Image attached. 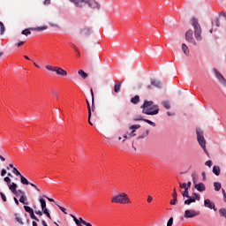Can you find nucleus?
<instances>
[{
    "instance_id": "obj_1",
    "label": "nucleus",
    "mask_w": 226,
    "mask_h": 226,
    "mask_svg": "<svg viewBox=\"0 0 226 226\" xmlns=\"http://www.w3.org/2000/svg\"><path fill=\"white\" fill-rule=\"evenodd\" d=\"M153 101H145L143 105H141L142 113L147 116H156L160 112V108L158 105L154 104Z\"/></svg>"
},
{
    "instance_id": "obj_2",
    "label": "nucleus",
    "mask_w": 226,
    "mask_h": 226,
    "mask_svg": "<svg viewBox=\"0 0 226 226\" xmlns=\"http://www.w3.org/2000/svg\"><path fill=\"white\" fill-rule=\"evenodd\" d=\"M113 204H132V200L126 192H120L111 199Z\"/></svg>"
},
{
    "instance_id": "obj_3",
    "label": "nucleus",
    "mask_w": 226,
    "mask_h": 226,
    "mask_svg": "<svg viewBox=\"0 0 226 226\" xmlns=\"http://www.w3.org/2000/svg\"><path fill=\"white\" fill-rule=\"evenodd\" d=\"M71 3H72L76 8H84L86 4H88L90 8H96L98 6V4L94 0H69Z\"/></svg>"
},
{
    "instance_id": "obj_4",
    "label": "nucleus",
    "mask_w": 226,
    "mask_h": 226,
    "mask_svg": "<svg viewBox=\"0 0 226 226\" xmlns=\"http://www.w3.org/2000/svg\"><path fill=\"white\" fill-rule=\"evenodd\" d=\"M196 135L198 143L200 144V147H202L204 153L209 154L207 149H206V139L204 138V131H202V129L200 127L196 128Z\"/></svg>"
},
{
    "instance_id": "obj_5",
    "label": "nucleus",
    "mask_w": 226,
    "mask_h": 226,
    "mask_svg": "<svg viewBox=\"0 0 226 226\" xmlns=\"http://www.w3.org/2000/svg\"><path fill=\"white\" fill-rule=\"evenodd\" d=\"M192 26L194 29V36L198 41L202 40V28L200 27V24H199V20L196 18L192 19Z\"/></svg>"
},
{
    "instance_id": "obj_6",
    "label": "nucleus",
    "mask_w": 226,
    "mask_h": 226,
    "mask_svg": "<svg viewBox=\"0 0 226 226\" xmlns=\"http://www.w3.org/2000/svg\"><path fill=\"white\" fill-rule=\"evenodd\" d=\"M46 70L49 72H56V75H60V77H66V75H68V72L64 69L57 66L48 64L46 65Z\"/></svg>"
},
{
    "instance_id": "obj_7",
    "label": "nucleus",
    "mask_w": 226,
    "mask_h": 226,
    "mask_svg": "<svg viewBox=\"0 0 226 226\" xmlns=\"http://www.w3.org/2000/svg\"><path fill=\"white\" fill-rule=\"evenodd\" d=\"M200 215V211H196L193 209H186L184 213V218L190 219V218H195L196 216H199Z\"/></svg>"
},
{
    "instance_id": "obj_8",
    "label": "nucleus",
    "mask_w": 226,
    "mask_h": 226,
    "mask_svg": "<svg viewBox=\"0 0 226 226\" xmlns=\"http://www.w3.org/2000/svg\"><path fill=\"white\" fill-rule=\"evenodd\" d=\"M196 200H200V194L197 192H192V196L184 201L185 206H190V204L195 202Z\"/></svg>"
},
{
    "instance_id": "obj_9",
    "label": "nucleus",
    "mask_w": 226,
    "mask_h": 226,
    "mask_svg": "<svg viewBox=\"0 0 226 226\" xmlns=\"http://www.w3.org/2000/svg\"><path fill=\"white\" fill-rule=\"evenodd\" d=\"M91 28L89 26H83L82 28L79 29V35L82 38H89L91 36Z\"/></svg>"
},
{
    "instance_id": "obj_10",
    "label": "nucleus",
    "mask_w": 226,
    "mask_h": 226,
    "mask_svg": "<svg viewBox=\"0 0 226 226\" xmlns=\"http://www.w3.org/2000/svg\"><path fill=\"white\" fill-rule=\"evenodd\" d=\"M204 206L207 207L208 209H213L214 211H218V208L216 207V205L215 202L211 201V200L207 199L204 200Z\"/></svg>"
},
{
    "instance_id": "obj_11",
    "label": "nucleus",
    "mask_w": 226,
    "mask_h": 226,
    "mask_svg": "<svg viewBox=\"0 0 226 226\" xmlns=\"http://www.w3.org/2000/svg\"><path fill=\"white\" fill-rule=\"evenodd\" d=\"M185 40L186 41H189V43H193L194 45H197V42H195V40L193 39V31L188 30L185 33Z\"/></svg>"
},
{
    "instance_id": "obj_12",
    "label": "nucleus",
    "mask_w": 226,
    "mask_h": 226,
    "mask_svg": "<svg viewBox=\"0 0 226 226\" xmlns=\"http://www.w3.org/2000/svg\"><path fill=\"white\" fill-rule=\"evenodd\" d=\"M19 177H20V183H21L22 185H30V186H33V188L36 189L37 192H40V189H38V187L36 186V185H34V184L29 182V181L27 180V178H26L24 176L20 175Z\"/></svg>"
},
{
    "instance_id": "obj_13",
    "label": "nucleus",
    "mask_w": 226,
    "mask_h": 226,
    "mask_svg": "<svg viewBox=\"0 0 226 226\" xmlns=\"http://www.w3.org/2000/svg\"><path fill=\"white\" fill-rule=\"evenodd\" d=\"M215 77L222 84V86H224V87H226V79L225 78H223V75H222V73H220L218 71H215Z\"/></svg>"
},
{
    "instance_id": "obj_14",
    "label": "nucleus",
    "mask_w": 226,
    "mask_h": 226,
    "mask_svg": "<svg viewBox=\"0 0 226 226\" xmlns=\"http://www.w3.org/2000/svg\"><path fill=\"white\" fill-rule=\"evenodd\" d=\"M172 197L173 200H170V204L171 206H176V204H177V192H176V189L173 190Z\"/></svg>"
},
{
    "instance_id": "obj_15",
    "label": "nucleus",
    "mask_w": 226,
    "mask_h": 226,
    "mask_svg": "<svg viewBox=\"0 0 226 226\" xmlns=\"http://www.w3.org/2000/svg\"><path fill=\"white\" fill-rule=\"evenodd\" d=\"M194 188L198 190V192H206V185L203 183L196 184Z\"/></svg>"
},
{
    "instance_id": "obj_16",
    "label": "nucleus",
    "mask_w": 226,
    "mask_h": 226,
    "mask_svg": "<svg viewBox=\"0 0 226 226\" xmlns=\"http://www.w3.org/2000/svg\"><path fill=\"white\" fill-rule=\"evenodd\" d=\"M40 204H41V211H45L49 208H47V201L45 200V199L43 198H40L39 199Z\"/></svg>"
},
{
    "instance_id": "obj_17",
    "label": "nucleus",
    "mask_w": 226,
    "mask_h": 226,
    "mask_svg": "<svg viewBox=\"0 0 226 226\" xmlns=\"http://www.w3.org/2000/svg\"><path fill=\"white\" fill-rule=\"evenodd\" d=\"M151 86H154V87H158V89H162V87L163 86V84H162L160 81L156 79H152Z\"/></svg>"
},
{
    "instance_id": "obj_18",
    "label": "nucleus",
    "mask_w": 226,
    "mask_h": 226,
    "mask_svg": "<svg viewBox=\"0 0 226 226\" xmlns=\"http://www.w3.org/2000/svg\"><path fill=\"white\" fill-rule=\"evenodd\" d=\"M8 188H9V190H11V192H12V193H16L17 184L13 183V182L11 184H8Z\"/></svg>"
},
{
    "instance_id": "obj_19",
    "label": "nucleus",
    "mask_w": 226,
    "mask_h": 226,
    "mask_svg": "<svg viewBox=\"0 0 226 226\" xmlns=\"http://www.w3.org/2000/svg\"><path fill=\"white\" fill-rule=\"evenodd\" d=\"M26 43V39H18V42L14 44L15 47H17V49H20V47H22V45H24Z\"/></svg>"
},
{
    "instance_id": "obj_20",
    "label": "nucleus",
    "mask_w": 226,
    "mask_h": 226,
    "mask_svg": "<svg viewBox=\"0 0 226 226\" xmlns=\"http://www.w3.org/2000/svg\"><path fill=\"white\" fill-rule=\"evenodd\" d=\"M182 50L185 56H190V49H188V46L186 44H182Z\"/></svg>"
},
{
    "instance_id": "obj_21",
    "label": "nucleus",
    "mask_w": 226,
    "mask_h": 226,
    "mask_svg": "<svg viewBox=\"0 0 226 226\" xmlns=\"http://www.w3.org/2000/svg\"><path fill=\"white\" fill-rule=\"evenodd\" d=\"M31 31H38V32H41V31H45L48 29L47 26H38V27H31L30 28Z\"/></svg>"
},
{
    "instance_id": "obj_22",
    "label": "nucleus",
    "mask_w": 226,
    "mask_h": 226,
    "mask_svg": "<svg viewBox=\"0 0 226 226\" xmlns=\"http://www.w3.org/2000/svg\"><path fill=\"white\" fill-rule=\"evenodd\" d=\"M149 135V130H146L141 135L137 137V140H140V139H146Z\"/></svg>"
},
{
    "instance_id": "obj_23",
    "label": "nucleus",
    "mask_w": 226,
    "mask_h": 226,
    "mask_svg": "<svg viewBox=\"0 0 226 226\" xmlns=\"http://www.w3.org/2000/svg\"><path fill=\"white\" fill-rule=\"evenodd\" d=\"M212 172H213L215 176H220V172H221L220 166H214Z\"/></svg>"
},
{
    "instance_id": "obj_24",
    "label": "nucleus",
    "mask_w": 226,
    "mask_h": 226,
    "mask_svg": "<svg viewBox=\"0 0 226 226\" xmlns=\"http://www.w3.org/2000/svg\"><path fill=\"white\" fill-rule=\"evenodd\" d=\"M140 102V97L139 95H135L131 99V102L133 103L134 105H137Z\"/></svg>"
},
{
    "instance_id": "obj_25",
    "label": "nucleus",
    "mask_w": 226,
    "mask_h": 226,
    "mask_svg": "<svg viewBox=\"0 0 226 226\" xmlns=\"http://www.w3.org/2000/svg\"><path fill=\"white\" fill-rule=\"evenodd\" d=\"M214 188L215 192H220L222 190V184L220 182H215Z\"/></svg>"
},
{
    "instance_id": "obj_26",
    "label": "nucleus",
    "mask_w": 226,
    "mask_h": 226,
    "mask_svg": "<svg viewBox=\"0 0 226 226\" xmlns=\"http://www.w3.org/2000/svg\"><path fill=\"white\" fill-rule=\"evenodd\" d=\"M78 74L80 75L84 79L88 77V74L84 70L78 71Z\"/></svg>"
},
{
    "instance_id": "obj_27",
    "label": "nucleus",
    "mask_w": 226,
    "mask_h": 226,
    "mask_svg": "<svg viewBox=\"0 0 226 226\" xmlns=\"http://www.w3.org/2000/svg\"><path fill=\"white\" fill-rule=\"evenodd\" d=\"M162 105L164 107V109H167V110L170 109V102L169 101H162Z\"/></svg>"
},
{
    "instance_id": "obj_28",
    "label": "nucleus",
    "mask_w": 226,
    "mask_h": 226,
    "mask_svg": "<svg viewBox=\"0 0 226 226\" xmlns=\"http://www.w3.org/2000/svg\"><path fill=\"white\" fill-rule=\"evenodd\" d=\"M114 91H115V93H120L121 92V83H116L115 84Z\"/></svg>"
},
{
    "instance_id": "obj_29",
    "label": "nucleus",
    "mask_w": 226,
    "mask_h": 226,
    "mask_svg": "<svg viewBox=\"0 0 226 226\" xmlns=\"http://www.w3.org/2000/svg\"><path fill=\"white\" fill-rule=\"evenodd\" d=\"M139 128H140V124H134L129 127V129L132 130V133H135V132H137Z\"/></svg>"
},
{
    "instance_id": "obj_30",
    "label": "nucleus",
    "mask_w": 226,
    "mask_h": 226,
    "mask_svg": "<svg viewBox=\"0 0 226 226\" xmlns=\"http://www.w3.org/2000/svg\"><path fill=\"white\" fill-rule=\"evenodd\" d=\"M91 96H92V110L94 111V93L93 92V88L90 89Z\"/></svg>"
},
{
    "instance_id": "obj_31",
    "label": "nucleus",
    "mask_w": 226,
    "mask_h": 226,
    "mask_svg": "<svg viewBox=\"0 0 226 226\" xmlns=\"http://www.w3.org/2000/svg\"><path fill=\"white\" fill-rule=\"evenodd\" d=\"M219 215L220 216H222V218L226 219V209L225 208H221L219 209Z\"/></svg>"
},
{
    "instance_id": "obj_32",
    "label": "nucleus",
    "mask_w": 226,
    "mask_h": 226,
    "mask_svg": "<svg viewBox=\"0 0 226 226\" xmlns=\"http://www.w3.org/2000/svg\"><path fill=\"white\" fill-rule=\"evenodd\" d=\"M21 34H24L25 36H29V34H31V28H26L21 32Z\"/></svg>"
},
{
    "instance_id": "obj_33",
    "label": "nucleus",
    "mask_w": 226,
    "mask_h": 226,
    "mask_svg": "<svg viewBox=\"0 0 226 226\" xmlns=\"http://www.w3.org/2000/svg\"><path fill=\"white\" fill-rule=\"evenodd\" d=\"M183 197H186L187 199H190L192 196H190V193L188 192V188H185V191L182 192Z\"/></svg>"
},
{
    "instance_id": "obj_34",
    "label": "nucleus",
    "mask_w": 226,
    "mask_h": 226,
    "mask_svg": "<svg viewBox=\"0 0 226 226\" xmlns=\"http://www.w3.org/2000/svg\"><path fill=\"white\" fill-rule=\"evenodd\" d=\"M72 49H74L75 52L77 53V57H80V51L77 48L75 44H72Z\"/></svg>"
},
{
    "instance_id": "obj_35",
    "label": "nucleus",
    "mask_w": 226,
    "mask_h": 226,
    "mask_svg": "<svg viewBox=\"0 0 226 226\" xmlns=\"http://www.w3.org/2000/svg\"><path fill=\"white\" fill-rule=\"evenodd\" d=\"M26 200H27V198L25 197L24 195H22V196L19 198V202H21V204H26V205H27V203H26Z\"/></svg>"
},
{
    "instance_id": "obj_36",
    "label": "nucleus",
    "mask_w": 226,
    "mask_h": 226,
    "mask_svg": "<svg viewBox=\"0 0 226 226\" xmlns=\"http://www.w3.org/2000/svg\"><path fill=\"white\" fill-rule=\"evenodd\" d=\"M12 173L15 174V176H22V174L20 173V171H19V170H17V168H13L12 169Z\"/></svg>"
},
{
    "instance_id": "obj_37",
    "label": "nucleus",
    "mask_w": 226,
    "mask_h": 226,
    "mask_svg": "<svg viewBox=\"0 0 226 226\" xmlns=\"http://www.w3.org/2000/svg\"><path fill=\"white\" fill-rule=\"evenodd\" d=\"M24 209L26 213H29V214H31L34 211L33 208H31V207L29 206H24Z\"/></svg>"
},
{
    "instance_id": "obj_38",
    "label": "nucleus",
    "mask_w": 226,
    "mask_h": 226,
    "mask_svg": "<svg viewBox=\"0 0 226 226\" xmlns=\"http://www.w3.org/2000/svg\"><path fill=\"white\" fill-rule=\"evenodd\" d=\"M144 122L147 123V124H150V126H156V124H154V122H153L149 119H145Z\"/></svg>"
},
{
    "instance_id": "obj_39",
    "label": "nucleus",
    "mask_w": 226,
    "mask_h": 226,
    "mask_svg": "<svg viewBox=\"0 0 226 226\" xmlns=\"http://www.w3.org/2000/svg\"><path fill=\"white\" fill-rule=\"evenodd\" d=\"M16 222H18V223H19L20 225H24V222H22V218H20L17 215H16Z\"/></svg>"
},
{
    "instance_id": "obj_40",
    "label": "nucleus",
    "mask_w": 226,
    "mask_h": 226,
    "mask_svg": "<svg viewBox=\"0 0 226 226\" xmlns=\"http://www.w3.org/2000/svg\"><path fill=\"white\" fill-rule=\"evenodd\" d=\"M44 215L49 219L52 220V217L50 216V213H49V209L42 211Z\"/></svg>"
},
{
    "instance_id": "obj_41",
    "label": "nucleus",
    "mask_w": 226,
    "mask_h": 226,
    "mask_svg": "<svg viewBox=\"0 0 226 226\" xmlns=\"http://www.w3.org/2000/svg\"><path fill=\"white\" fill-rule=\"evenodd\" d=\"M71 216H72V218H73L76 225H78V226L80 225V222L79 221V219H77V217H75V215H71Z\"/></svg>"
},
{
    "instance_id": "obj_42",
    "label": "nucleus",
    "mask_w": 226,
    "mask_h": 226,
    "mask_svg": "<svg viewBox=\"0 0 226 226\" xmlns=\"http://www.w3.org/2000/svg\"><path fill=\"white\" fill-rule=\"evenodd\" d=\"M0 31H1V34H3V33H4L5 28H4V24H3V22L0 21Z\"/></svg>"
},
{
    "instance_id": "obj_43",
    "label": "nucleus",
    "mask_w": 226,
    "mask_h": 226,
    "mask_svg": "<svg viewBox=\"0 0 226 226\" xmlns=\"http://www.w3.org/2000/svg\"><path fill=\"white\" fill-rule=\"evenodd\" d=\"M172 223H174V217H170L167 222V226H172Z\"/></svg>"
},
{
    "instance_id": "obj_44",
    "label": "nucleus",
    "mask_w": 226,
    "mask_h": 226,
    "mask_svg": "<svg viewBox=\"0 0 226 226\" xmlns=\"http://www.w3.org/2000/svg\"><path fill=\"white\" fill-rule=\"evenodd\" d=\"M4 181L7 183V185L11 184V179L9 177H5Z\"/></svg>"
},
{
    "instance_id": "obj_45",
    "label": "nucleus",
    "mask_w": 226,
    "mask_h": 226,
    "mask_svg": "<svg viewBox=\"0 0 226 226\" xmlns=\"http://www.w3.org/2000/svg\"><path fill=\"white\" fill-rule=\"evenodd\" d=\"M87 105L89 118H90L91 117V104H89V101H87Z\"/></svg>"
},
{
    "instance_id": "obj_46",
    "label": "nucleus",
    "mask_w": 226,
    "mask_h": 226,
    "mask_svg": "<svg viewBox=\"0 0 226 226\" xmlns=\"http://www.w3.org/2000/svg\"><path fill=\"white\" fill-rule=\"evenodd\" d=\"M30 218L32 220H36V215H34V210H33L32 212H30Z\"/></svg>"
},
{
    "instance_id": "obj_47",
    "label": "nucleus",
    "mask_w": 226,
    "mask_h": 226,
    "mask_svg": "<svg viewBox=\"0 0 226 226\" xmlns=\"http://www.w3.org/2000/svg\"><path fill=\"white\" fill-rule=\"evenodd\" d=\"M219 15H220V17H222V20H223L224 22H226V15H225V12L221 11V12L219 13Z\"/></svg>"
},
{
    "instance_id": "obj_48",
    "label": "nucleus",
    "mask_w": 226,
    "mask_h": 226,
    "mask_svg": "<svg viewBox=\"0 0 226 226\" xmlns=\"http://www.w3.org/2000/svg\"><path fill=\"white\" fill-rule=\"evenodd\" d=\"M145 119L142 116H138L134 118V121H144Z\"/></svg>"
},
{
    "instance_id": "obj_49",
    "label": "nucleus",
    "mask_w": 226,
    "mask_h": 226,
    "mask_svg": "<svg viewBox=\"0 0 226 226\" xmlns=\"http://www.w3.org/2000/svg\"><path fill=\"white\" fill-rule=\"evenodd\" d=\"M0 196H1V199L4 202H6L7 199H6V195L3 192H0Z\"/></svg>"
},
{
    "instance_id": "obj_50",
    "label": "nucleus",
    "mask_w": 226,
    "mask_h": 226,
    "mask_svg": "<svg viewBox=\"0 0 226 226\" xmlns=\"http://www.w3.org/2000/svg\"><path fill=\"white\" fill-rule=\"evenodd\" d=\"M58 207L60 209V211H62L64 215H68V213H66V208H64V207H61L58 205Z\"/></svg>"
},
{
    "instance_id": "obj_51",
    "label": "nucleus",
    "mask_w": 226,
    "mask_h": 226,
    "mask_svg": "<svg viewBox=\"0 0 226 226\" xmlns=\"http://www.w3.org/2000/svg\"><path fill=\"white\" fill-rule=\"evenodd\" d=\"M179 186L180 188H184V190H186V188L188 189L186 183H184V184L179 183Z\"/></svg>"
},
{
    "instance_id": "obj_52",
    "label": "nucleus",
    "mask_w": 226,
    "mask_h": 226,
    "mask_svg": "<svg viewBox=\"0 0 226 226\" xmlns=\"http://www.w3.org/2000/svg\"><path fill=\"white\" fill-rule=\"evenodd\" d=\"M205 165H207V167H212L213 162H212V161H207V162H205Z\"/></svg>"
},
{
    "instance_id": "obj_53",
    "label": "nucleus",
    "mask_w": 226,
    "mask_h": 226,
    "mask_svg": "<svg viewBox=\"0 0 226 226\" xmlns=\"http://www.w3.org/2000/svg\"><path fill=\"white\" fill-rule=\"evenodd\" d=\"M52 94L53 96H55L56 98H58L59 94H57V91L56 90H52Z\"/></svg>"
},
{
    "instance_id": "obj_54",
    "label": "nucleus",
    "mask_w": 226,
    "mask_h": 226,
    "mask_svg": "<svg viewBox=\"0 0 226 226\" xmlns=\"http://www.w3.org/2000/svg\"><path fill=\"white\" fill-rule=\"evenodd\" d=\"M35 215H38V216H43V211H35Z\"/></svg>"
},
{
    "instance_id": "obj_55",
    "label": "nucleus",
    "mask_w": 226,
    "mask_h": 226,
    "mask_svg": "<svg viewBox=\"0 0 226 226\" xmlns=\"http://www.w3.org/2000/svg\"><path fill=\"white\" fill-rule=\"evenodd\" d=\"M44 199H47L49 202H55L54 199L47 197V195H43Z\"/></svg>"
},
{
    "instance_id": "obj_56",
    "label": "nucleus",
    "mask_w": 226,
    "mask_h": 226,
    "mask_svg": "<svg viewBox=\"0 0 226 226\" xmlns=\"http://www.w3.org/2000/svg\"><path fill=\"white\" fill-rule=\"evenodd\" d=\"M215 26H216L217 27H220V19H216L215 20Z\"/></svg>"
},
{
    "instance_id": "obj_57",
    "label": "nucleus",
    "mask_w": 226,
    "mask_h": 226,
    "mask_svg": "<svg viewBox=\"0 0 226 226\" xmlns=\"http://www.w3.org/2000/svg\"><path fill=\"white\" fill-rule=\"evenodd\" d=\"M43 4L49 6V4H50V0H44Z\"/></svg>"
},
{
    "instance_id": "obj_58",
    "label": "nucleus",
    "mask_w": 226,
    "mask_h": 226,
    "mask_svg": "<svg viewBox=\"0 0 226 226\" xmlns=\"http://www.w3.org/2000/svg\"><path fill=\"white\" fill-rule=\"evenodd\" d=\"M147 202L148 203H151V202H153V197L152 196H147Z\"/></svg>"
},
{
    "instance_id": "obj_59",
    "label": "nucleus",
    "mask_w": 226,
    "mask_h": 226,
    "mask_svg": "<svg viewBox=\"0 0 226 226\" xmlns=\"http://www.w3.org/2000/svg\"><path fill=\"white\" fill-rule=\"evenodd\" d=\"M6 174V170H2V171H1V176H2V177H4V175Z\"/></svg>"
},
{
    "instance_id": "obj_60",
    "label": "nucleus",
    "mask_w": 226,
    "mask_h": 226,
    "mask_svg": "<svg viewBox=\"0 0 226 226\" xmlns=\"http://www.w3.org/2000/svg\"><path fill=\"white\" fill-rule=\"evenodd\" d=\"M167 116H169V117H170V116H176V113L170 112V111H167Z\"/></svg>"
},
{
    "instance_id": "obj_61",
    "label": "nucleus",
    "mask_w": 226,
    "mask_h": 226,
    "mask_svg": "<svg viewBox=\"0 0 226 226\" xmlns=\"http://www.w3.org/2000/svg\"><path fill=\"white\" fill-rule=\"evenodd\" d=\"M49 26H50L51 27H59V25L54 24V23H49Z\"/></svg>"
},
{
    "instance_id": "obj_62",
    "label": "nucleus",
    "mask_w": 226,
    "mask_h": 226,
    "mask_svg": "<svg viewBox=\"0 0 226 226\" xmlns=\"http://www.w3.org/2000/svg\"><path fill=\"white\" fill-rule=\"evenodd\" d=\"M13 200H14V202H15V204H16V206H19V200L17 199V198H13Z\"/></svg>"
},
{
    "instance_id": "obj_63",
    "label": "nucleus",
    "mask_w": 226,
    "mask_h": 226,
    "mask_svg": "<svg viewBox=\"0 0 226 226\" xmlns=\"http://www.w3.org/2000/svg\"><path fill=\"white\" fill-rule=\"evenodd\" d=\"M136 135L137 134H135V132L132 131L131 133L129 134V137H135Z\"/></svg>"
},
{
    "instance_id": "obj_64",
    "label": "nucleus",
    "mask_w": 226,
    "mask_h": 226,
    "mask_svg": "<svg viewBox=\"0 0 226 226\" xmlns=\"http://www.w3.org/2000/svg\"><path fill=\"white\" fill-rule=\"evenodd\" d=\"M41 223L43 226H49V225H47V222H45L44 220L41 221Z\"/></svg>"
}]
</instances>
